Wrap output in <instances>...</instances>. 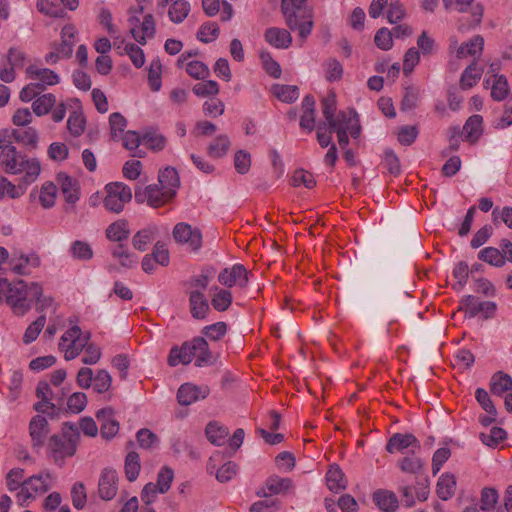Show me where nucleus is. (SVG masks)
<instances>
[{"instance_id": "obj_1", "label": "nucleus", "mask_w": 512, "mask_h": 512, "mask_svg": "<svg viewBox=\"0 0 512 512\" xmlns=\"http://www.w3.org/2000/svg\"><path fill=\"white\" fill-rule=\"evenodd\" d=\"M0 168L8 174L20 175L19 183L26 189L37 180L41 171L36 158L28 157L9 143H0Z\"/></svg>"}, {"instance_id": "obj_2", "label": "nucleus", "mask_w": 512, "mask_h": 512, "mask_svg": "<svg viewBox=\"0 0 512 512\" xmlns=\"http://www.w3.org/2000/svg\"><path fill=\"white\" fill-rule=\"evenodd\" d=\"M195 359V366L205 367L213 365L217 356L210 350L204 337H194L184 342L180 347L171 348L168 356V364L175 367L179 364L187 365Z\"/></svg>"}, {"instance_id": "obj_3", "label": "nucleus", "mask_w": 512, "mask_h": 512, "mask_svg": "<svg viewBox=\"0 0 512 512\" xmlns=\"http://www.w3.org/2000/svg\"><path fill=\"white\" fill-rule=\"evenodd\" d=\"M79 439V428L73 424L65 423L60 433L49 438L47 455L61 466L66 458L72 457L76 453Z\"/></svg>"}, {"instance_id": "obj_4", "label": "nucleus", "mask_w": 512, "mask_h": 512, "mask_svg": "<svg viewBox=\"0 0 512 512\" xmlns=\"http://www.w3.org/2000/svg\"><path fill=\"white\" fill-rule=\"evenodd\" d=\"M281 10L287 26L298 30L299 36L306 39L313 27L312 12L306 6V0H282Z\"/></svg>"}, {"instance_id": "obj_5", "label": "nucleus", "mask_w": 512, "mask_h": 512, "mask_svg": "<svg viewBox=\"0 0 512 512\" xmlns=\"http://www.w3.org/2000/svg\"><path fill=\"white\" fill-rule=\"evenodd\" d=\"M41 295L42 286L40 284L33 282L28 285L19 280L8 285L6 302L14 314L22 316L31 309L35 298H39Z\"/></svg>"}, {"instance_id": "obj_6", "label": "nucleus", "mask_w": 512, "mask_h": 512, "mask_svg": "<svg viewBox=\"0 0 512 512\" xmlns=\"http://www.w3.org/2000/svg\"><path fill=\"white\" fill-rule=\"evenodd\" d=\"M54 481L55 476L50 472H43L27 478L21 489L15 494L16 502L20 506H28L37 497L52 488Z\"/></svg>"}, {"instance_id": "obj_7", "label": "nucleus", "mask_w": 512, "mask_h": 512, "mask_svg": "<svg viewBox=\"0 0 512 512\" xmlns=\"http://www.w3.org/2000/svg\"><path fill=\"white\" fill-rule=\"evenodd\" d=\"M103 205L111 213L119 214L132 199L131 188L123 182H111L104 187Z\"/></svg>"}, {"instance_id": "obj_8", "label": "nucleus", "mask_w": 512, "mask_h": 512, "mask_svg": "<svg viewBox=\"0 0 512 512\" xmlns=\"http://www.w3.org/2000/svg\"><path fill=\"white\" fill-rule=\"evenodd\" d=\"M176 192L173 188L164 190L157 184H151L146 187L135 188V200L137 203H147L153 208H159L174 199Z\"/></svg>"}, {"instance_id": "obj_9", "label": "nucleus", "mask_w": 512, "mask_h": 512, "mask_svg": "<svg viewBox=\"0 0 512 512\" xmlns=\"http://www.w3.org/2000/svg\"><path fill=\"white\" fill-rule=\"evenodd\" d=\"M90 334H83L80 327L73 326L60 338L59 349L64 353L66 360L76 358L89 341Z\"/></svg>"}, {"instance_id": "obj_10", "label": "nucleus", "mask_w": 512, "mask_h": 512, "mask_svg": "<svg viewBox=\"0 0 512 512\" xmlns=\"http://www.w3.org/2000/svg\"><path fill=\"white\" fill-rule=\"evenodd\" d=\"M38 139V133L32 127L0 130V143L13 145L14 142H17L29 150H35L37 148Z\"/></svg>"}, {"instance_id": "obj_11", "label": "nucleus", "mask_w": 512, "mask_h": 512, "mask_svg": "<svg viewBox=\"0 0 512 512\" xmlns=\"http://www.w3.org/2000/svg\"><path fill=\"white\" fill-rule=\"evenodd\" d=\"M251 273L244 267V265L236 263L231 267H226L218 274V282L227 288L238 286L243 289L246 288L249 282V275Z\"/></svg>"}, {"instance_id": "obj_12", "label": "nucleus", "mask_w": 512, "mask_h": 512, "mask_svg": "<svg viewBox=\"0 0 512 512\" xmlns=\"http://www.w3.org/2000/svg\"><path fill=\"white\" fill-rule=\"evenodd\" d=\"M172 234L177 243L188 245L192 251H198L202 247L201 231L187 223L176 224Z\"/></svg>"}, {"instance_id": "obj_13", "label": "nucleus", "mask_w": 512, "mask_h": 512, "mask_svg": "<svg viewBox=\"0 0 512 512\" xmlns=\"http://www.w3.org/2000/svg\"><path fill=\"white\" fill-rule=\"evenodd\" d=\"M128 22L130 24V33L139 44L144 45L147 38L154 37L155 21L151 14L145 15L142 22L135 16L130 17Z\"/></svg>"}, {"instance_id": "obj_14", "label": "nucleus", "mask_w": 512, "mask_h": 512, "mask_svg": "<svg viewBox=\"0 0 512 512\" xmlns=\"http://www.w3.org/2000/svg\"><path fill=\"white\" fill-rule=\"evenodd\" d=\"M210 393L207 385L197 386L191 383L182 384L177 392L179 404L188 406L200 399H205Z\"/></svg>"}, {"instance_id": "obj_15", "label": "nucleus", "mask_w": 512, "mask_h": 512, "mask_svg": "<svg viewBox=\"0 0 512 512\" xmlns=\"http://www.w3.org/2000/svg\"><path fill=\"white\" fill-rule=\"evenodd\" d=\"M118 491V476L115 470L105 468L99 478L98 493L101 499L109 501Z\"/></svg>"}, {"instance_id": "obj_16", "label": "nucleus", "mask_w": 512, "mask_h": 512, "mask_svg": "<svg viewBox=\"0 0 512 512\" xmlns=\"http://www.w3.org/2000/svg\"><path fill=\"white\" fill-rule=\"evenodd\" d=\"M48 421L41 415L32 417L29 423V435L31 438L32 446L35 449H41L49 433Z\"/></svg>"}, {"instance_id": "obj_17", "label": "nucleus", "mask_w": 512, "mask_h": 512, "mask_svg": "<svg viewBox=\"0 0 512 512\" xmlns=\"http://www.w3.org/2000/svg\"><path fill=\"white\" fill-rule=\"evenodd\" d=\"M410 448L414 453L415 449H420V443L413 434H393L386 444V450L389 453L403 452Z\"/></svg>"}, {"instance_id": "obj_18", "label": "nucleus", "mask_w": 512, "mask_h": 512, "mask_svg": "<svg viewBox=\"0 0 512 512\" xmlns=\"http://www.w3.org/2000/svg\"><path fill=\"white\" fill-rule=\"evenodd\" d=\"M10 269L18 275H28L32 269L37 268L40 265L39 257L32 253L25 255L20 253L19 255L14 254L9 261Z\"/></svg>"}, {"instance_id": "obj_19", "label": "nucleus", "mask_w": 512, "mask_h": 512, "mask_svg": "<svg viewBox=\"0 0 512 512\" xmlns=\"http://www.w3.org/2000/svg\"><path fill=\"white\" fill-rule=\"evenodd\" d=\"M36 396L41 399V401L34 405V409L40 413L53 414L55 411V404L52 403V401L55 399V395L48 382L40 381L38 383Z\"/></svg>"}, {"instance_id": "obj_20", "label": "nucleus", "mask_w": 512, "mask_h": 512, "mask_svg": "<svg viewBox=\"0 0 512 512\" xmlns=\"http://www.w3.org/2000/svg\"><path fill=\"white\" fill-rule=\"evenodd\" d=\"M56 181L60 186L65 201L69 204H75L80 197L78 181L64 172L57 174Z\"/></svg>"}, {"instance_id": "obj_21", "label": "nucleus", "mask_w": 512, "mask_h": 512, "mask_svg": "<svg viewBox=\"0 0 512 512\" xmlns=\"http://www.w3.org/2000/svg\"><path fill=\"white\" fill-rule=\"evenodd\" d=\"M444 6L449 9L453 8L459 12H465L470 8L471 20L469 22L472 25H477L481 22L483 16V8L479 4H473L475 0H442Z\"/></svg>"}, {"instance_id": "obj_22", "label": "nucleus", "mask_w": 512, "mask_h": 512, "mask_svg": "<svg viewBox=\"0 0 512 512\" xmlns=\"http://www.w3.org/2000/svg\"><path fill=\"white\" fill-rule=\"evenodd\" d=\"M190 313L195 319H204L210 312L209 303L200 290H193L189 293Z\"/></svg>"}, {"instance_id": "obj_23", "label": "nucleus", "mask_w": 512, "mask_h": 512, "mask_svg": "<svg viewBox=\"0 0 512 512\" xmlns=\"http://www.w3.org/2000/svg\"><path fill=\"white\" fill-rule=\"evenodd\" d=\"M27 74L28 77L37 84H43V91L46 89V86H52L59 83L58 74L48 68L31 65L27 68Z\"/></svg>"}, {"instance_id": "obj_24", "label": "nucleus", "mask_w": 512, "mask_h": 512, "mask_svg": "<svg viewBox=\"0 0 512 512\" xmlns=\"http://www.w3.org/2000/svg\"><path fill=\"white\" fill-rule=\"evenodd\" d=\"M113 410L111 408H103L96 413L99 421H102L100 433L105 439L113 438L119 431V424L112 419Z\"/></svg>"}, {"instance_id": "obj_25", "label": "nucleus", "mask_w": 512, "mask_h": 512, "mask_svg": "<svg viewBox=\"0 0 512 512\" xmlns=\"http://www.w3.org/2000/svg\"><path fill=\"white\" fill-rule=\"evenodd\" d=\"M265 40L275 48L286 49L291 45L292 37L286 29L268 28L264 34Z\"/></svg>"}, {"instance_id": "obj_26", "label": "nucleus", "mask_w": 512, "mask_h": 512, "mask_svg": "<svg viewBox=\"0 0 512 512\" xmlns=\"http://www.w3.org/2000/svg\"><path fill=\"white\" fill-rule=\"evenodd\" d=\"M302 110L300 127L308 133H311L315 128V99L312 95H306L304 97Z\"/></svg>"}, {"instance_id": "obj_27", "label": "nucleus", "mask_w": 512, "mask_h": 512, "mask_svg": "<svg viewBox=\"0 0 512 512\" xmlns=\"http://www.w3.org/2000/svg\"><path fill=\"white\" fill-rule=\"evenodd\" d=\"M483 132V117L481 115L475 114L470 116L464 126L462 133L464 134V139L471 143L476 142Z\"/></svg>"}, {"instance_id": "obj_28", "label": "nucleus", "mask_w": 512, "mask_h": 512, "mask_svg": "<svg viewBox=\"0 0 512 512\" xmlns=\"http://www.w3.org/2000/svg\"><path fill=\"white\" fill-rule=\"evenodd\" d=\"M376 506L384 512H394L398 508V498L395 493L388 490H377L373 494Z\"/></svg>"}, {"instance_id": "obj_29", "label": "nucleus", "mask_w": 512, "mask_h": 512, "mask_svg": "<svg viewBox=\"0 0 512 512\" xmlns=\"http://www.w3.org/2000/svg\"><path fill=\"white\" fill-rule=\"evenodd\" d=\"M205 434L207 439L216 446L224 444L229 430L226 426L222 425L218 421H211L205 428Z\"/></svg>"}, {"instance_id": "obj_30", "label": "nucleus", "mask_w": 512, "mask_h": 512, "mask_svg": "<svg viewBox=\"0 0 512 512\" xmlns=\"http://www.w3.org/2000/svg\"><path fill=\"white\" fill-rule=\"evenodd\" d=\"M130 230L128 228V221L125 219H118L111 223L105 231L108 240L121 242L128 239Z\"/></svg>"}, {"instance_id": "obj_31", "label": "nucleus", "mask_w": 512, "mask_h": 512, "mask_svg": "<svg viewBox=\"0 0 512 512\" xmlns=\"http://www.w3.org/2000/svg\"><path fill=\"white\" fill-rule=\"evenodd\" d=\"M211 291L214 292L211 298L212 307L219 312L228 310L233 300L231 291L218 286L211 288Z\"/></svg>"}, {"instance_id": "obj_32", "label": "nucleus", "mask_w": 512, "mask_h": 512, "mask_svg": "<svg viewBox=\"0 0 512 512\" xmlns=\"http://www.w3.org/2000/svg\"><path fill=\"white\" fill-rule=\"evenodd\" d=\"M68 253L77 261H89L94 256L91 245L82 240L73 241L69 247Z\"/></svg>"}, {"instance_id": "obj_33", "label": "nucleus", "mask_w": 512, "mask_h": 512, "mask_svg": "<svg viewBox=\"0 0 512 512\" xmlns=\"http://www.w3.org/2000/svg\"><path fill=\"white\" fill-rule=\"evenodd\" d=\"M490 390L492 394L497 396H501L505 392L510 393L512 391V378L502 372L494 374L491 379Z\"/></svg>"}, {"instance_id": "obj_34", "label": "nucleus", "mask_w": 512, "mask_h": 512, "mask_svg": "<svg viewBox=\"0 0 512 512\" xmlns=\"http://www.w3.org/2000/svg\"><path fill=\"white\" fill-rule=\"evenodd\" d=\"M327 487L332 492H338L346 487L344 473L337 465H332L326 473Z\"/></svg>"}, {"instance_id": "obj_35", "label": "nucleus", "mask_w": 512, "mask_h": 512, "mask_svg": "<svg viewBox=\"0 0 512 512\" xmlns=\"http://www.w3.org/2000/svg\"><path fill=\"white\" fill-rule=\"evenodd\" d=\"M456 490V480L452 474H443L437 482V495L442 500L450 499Z\"/></svg>"}, {"instance_id": "obj_36", "label": "nucleus", "mask_w": 512, "mask_h": 512, "mask_svg": "<svg viewBox=\"0 0 512 512\" xmlns=\"http://www.w3.org/2000/svg\"><path fill=\"white\" fill-rule=\"evenodd\" d=\"M190 12V3L186 0H176L168 10L169 19L176 24L182 23Z\"/></svg>"}, {"instance_id": "obj_37", "label": "nucleus", "mask_w": 512, "mask_h": 512, "mask_svg": "<svg viewBox=\"0 0 512 512\" xmlns=\"http://www.w3.org/2000/svg\"><path fill=\"white\" fill-rule=\"evenodd\" d=\"M482 69L477 68L476 61H473L462 73L460 78V87L463 90L472 88L480 80Z\"/></svg>"}, {"instance_id": "obj_38", "label": "nucleus", "mask_w": 512, "mask_h": 512, "mask_svg": "<svg viewBox=\"0 0 512 512\" xmlns=\"http://www.w3.org/2000/svg\"><path fill=\"white\" fill-rule=\"evenodd\" d=\"M157 232L156 227H146L139 230L132 239L133 247L139 251H145L148 245L154 240Z\"/></svg>"}, {"instance_id": "obj_39", "label": "nucleus", "mask_w": 512, "mask_h": 512, "mask_svg": "<svg viewBox=\"0 0 512 512\" xmlns=\"http://www.w3.org/2000/svg\"><path fill=\"white\" fill-rule=\"evenodd\" d=\"M158 181L164 190L173 188L176 192L177 188L180 186V178L178 172L173 167H166L165 169L161 170L158 175Z\"/></svg>"}, {"instance_id": "obj_40", "label": "nucleus", "mask_w": 512, "mask_h": 512, "mask_svg": "<svg viewBox=\"0 0 512 512\" xmlns=\"http://www.w3.org/2000/svg\"><path fill=\"white\" fill-rule=\"evenodd\" d=\"M271 90L273 95L282 102L292 103L299 97V90L295 85L275 84Z\"/></svg>"}, {"instance_id": "obj_41", "label": "nucleus", "mask_w": 512, "mask_h": 512, "mask_svg": "<svg viewBox=\"0 0 512 512\" xmlns=\"http://www.w3.org/2000/svg\"><path fill=\"white\" fill-rule=\"evenodd\" d=\"M56 104L54 94L47 93L36 98L32 103V110L37 116L48 114Z\"/></svg>"}, {"instance_id": "obj_42", "label": "nucleus", "mask_w": 512, "mask_h": 512, "mask_svg": "<svg viewBox=\"0 0 512 512\" xmlns=\"http://www.w3.org/2000/svg\"><path fill=\"white\" fill-rule=\"evenodd\" d=\"M112 256L124 268H131L137 262L135 254L129 252L123 244H118L112 249Z\"/></svg>"}, {"instance_id": "obj_43", "label": "nucleus", "mask_w": 512, "mask_h": 512, "mask_svg": "<svg viewBox=\"0 0 512 512\" xmlns=\"http://www.w3.org/2000/svg\"><path fill=\"white\" fill-rule=\"evenodd\" d=\"M354 118L351 113L340 111L325 124L330 129V132L348 131V127L354 122Z\"/></svg>"}, {"instance_id": "obj_44", "label": "nucleus", "mask_w": 512, "mask_h": 512, "mask_svg": "<svg viewBox=\"0 0 512 512\" xmlns=\"http://www.w3.org/2000/svg\"><path fill=\"white\" fill-rule=\"evenodd\" d=\"M57 196V187L53 182H45L39 191V202L45 209L54 206Z\"/></svg>"}, {"instance_id": "obj_45", "label": "nucleus", "mask_w": 512, "mask_h": 512, "mask_svg": "<svg viewBox=\"0 0 512 512\" xmlns=\"http://www.w3.org/2000/svg\"><path fill=\"white\" fill-rule=\"evenodd\" d=\"M124 469L126 478L129 481L132 482L137 479L141 469L140 457L137 452L130 451L126 455Z\"/></svg>"}, {"instance_id": "obj_46", "label": "nucleus", "mask_w": 512, "mask_h": 512, "mask_svg": "<svg viewBox=\"0 0 512 512\" xmlns=\"http://www.w3.org/2000/svg\"><path fill=\"white\" fill-rule=\"evenodd\" d=\"M26 191L24 185L18 183V185H14L11 183L6 177L0 174V199L4 196H9L12 199L19 198Z\"/></svg>"}, {"instance_id": "obj_47", "label": "nucleus", "mask_w": 512, "mask_h": 512, "mask_svg": "<svg viewBox=\"0 0 512 512\" xmlns=\"http://www.w3.org/2000/svg\"><path fill=\"white\" fill-rule=\"evenodd\" d=\"M86 127V119L81 110L70 113L67 120V128L71 135L78 137L83 134Z\"/></svg>"}, {"instance_id": "obj_48", "label": "nucleus", "mask_w": 512, "mask_h": 512, "mask_svg": "<svg viewBox=\"0 0 512 512\" xmlns=\"http://www.w3.org/2000/svg\"><path fill=\"white\" fill-rule=\"evenodd\" d=\"M230 140L226 135L216 137L208 147V154L213 158H221L228 152Z\"/></svg>"}, {"instance_id": "obj_49", "label": "nucleus", "mask_w": 512, "mask_h": 512, "mask_svg": "<svg viewBox=\"0 0 512 512\" xmlns=\"http://www.w3.org/2000/svg\"><path fill=\"white\" fill-rule=\"evenodd\" d=\"M478 258L490 265L501 267L504 263V256L498 248L486 247L478 253Z\"/></svg>"}, {"instance_id": "obj_50", "label": "nucleus", "mask_w": 512, "mask_h": 512, "mask_svg": "<svg viewBox=\"0 0 512 512\" xmlns=\"http://www.w3.org/2000/svg\"><path fill=\"white\" fill-rule=\"evenodd\" d=\"M219 33L220 30L217 23L205 22L197 32V39L203 43H210L218 38Z\"/></svg>"}, {"instance_id": "obj_51", "label": "nucleus", "mask_w": 512, "mask_h": 512, "mask_svg": "<svg viewBox=\"0 0 512 512\" xmlns=\"http://www.w3.org/2000/svg\"><path fill=\"white\" fill-rule=\"evenodd\" d=\"M293 486L292 480L279 476H271L266 481V488L270 494H279L286 492Z\"/></svg>"}, {"instance_id": "obj_52", "label": "nucleus", "mask_w": 512, "mask_h": 512, "mask_svg": "<svg viewBox=\"0 0 512 512\" xmlns=\"http://www.w3.org/2000/svg\"><path fill=\"white\" fill-rule=\"evenodd\" d=\"M466 309L470 310L471 315L474 316L479 312H485L486 314H493L496 310V304L494 302H476L474 297L467 296Z\"/></svg>"}, {"instance_id": "obj_53", "label": "nucleus", "mask_w": 512, "mask_h": 512, "mask_svg": "<svg viewBox=\"0 0 512 512\" xmlns=\"http://www.w3.org/2000/svg\"><path fill=\"white\" fill-rule=\"evenodd\" d=\"M112 384V378L108 371L100 369L96 372L93 378L91 387L99 394L107 392Z\"/></svg>"}, {"instance_id": "obj_54", "label": "nucleus", "mask_w": 512, "mask_h": 512, "mask_svg": "<svg viewBox=\"0 0 512 512\" xmlns=\"http://www.w3.org/2000/svg\"><path fill=\"white\" fill-rule=\"evenodd\" d=\"M137 442L143 449L150 450L159 445L158 436L149 429H140L136 434Z\"/></svg>"}, {"instance_id": "obj_55", "label": "nucleus", "mask_w": 512, "mask_h": 512, "mask_svg": "<svg viewBox=\"0 0 512 512\" xmlns=\"http://www.w3.org/2000/svg\"><path fill=\"white\" fill-rule=\"evenodd\" d=\"M193 93L200 97H214L219 93V84L213 80H207L194 85Z\"/></svg>"}, {"instance_id": "obj_56", "label": "nucleus", "mask_w": 512, "mask_h": 512, "mask_svg": "<svg viewBox=\"0 0 512 512\" xmlns=\"http://www.w3.org/2000/svg\"><path fill=\"white\" fill-rule=\"evenodd\" d=\"M226 332L227 324L222 321L205 326L201 331V333L204 335V338H207L211 341H219L225 336Z\"/></svg>"}, {"instance_id": "obj_57", "label": "nucleus", "mask_w": 512, "mask_h": 512, "mask_svg": "<svg viewBox=\"0 0 512 512\" xmlns=\"http://www.w3.org/2000/svg\"><path fill=\"white\" fill-rule=\"evenodd\" d=\"M498 501V492L494 488L485 487L481 491L480 510L492 511Z\"/></svg>"}, {"instance_id": "obj_58", "label": "nucleus", "mask_w": 512, "mask_h": 512, "mask_svg": "<svg viewBox=\"0 0 512 512\" xmlns=\"http://www.w3.org/2000/svg\"><path fill=\"white\" fill-rule=\"evenodd\" d=\"M46 323V317L45 315L39 316L34 322H32L26 329L24 335H23V342L25 344H30L33 341H35L41 332V330L44 328Z\"/></svg>"}, {"instance_id": "obj_59", "label": "nucleus", "mask_w": 512, "mask_h": 512, "mask_svg": "<svg viewBox=\"0 0 512 512\" xmlns=\"http://www.w3.org/2000/svg\"><path fill=\"white\" fill-rule=\"evenodd\" d=\"M161 72H162V64L159 59H154L150 63L149 72H148V81L151 90L159 91L161 88Z\"/></svg>"}, {"instance_id": "obj_60", "label": "nucleus", "mask_w": 512, "mask_h": 512, "mask_svg": "<svg viewBox=\"0 0 512 512\" xmlns=\"http://www.w3.org/2000/svg\"><path fill=\"white\" fill-rule=\"evenodd\" d=\"M509 93V86L505 76H496L491 89V97L495 101L504 100Z\"/></svg>"}, {"instance_id": "obj_61", "label": "nucleus", "mask_w": 512, "mask_h": 512, "mask_svg": "<svg viewBox=\"0 0 512 512\" xmlns=\"http://www.w3.org/2000/svg\"><path fill=\"white\" fill-rule=\"evenodd\" d=\"M24 479V470L20 468L11 469L6 476V484L11 492L16 493L21 489Z\"/></svg>"}, {"instance_id": "obj_62", "label": "nucleus", "mask_w": 512, "mask_h": 512, "mask_svg": "<svg viewBox=\"0 0 512 512\" xmlns=\"http://www.w3.org/2000/svg\"><path fill=\"white\" fill-rule=\"evenodd\" d=\"M142 144L153 151H161L166 146V139L160 134L148 132L142 136Z\"/></svg>"}, {"instance_id": "obj_63", "label": "nucleus", "mask_w": 512, "mask_h": 512, "mask_svg": "<svg viewBox=\"0 0 512 512\" xmlns=\"http://www.w3.org/2000/svg\"><path fill=\"white\" fill-rule=\"evenodd\" d=\"M225 105L221 99L210 97L203 104V112L206 116L218 117L224 113Z\"/></svg>"}, {"instance_id": "obj_64", "label": "nucleus", "mask_w": 512, "mask_h": 512, "mask_svg": "<svg viewBox=\"0 0 512 512\" xmlns=\"http://www.w3.org/2000/svg\"><path fill=\"white\" fill-rule=\"evenodd\" d=\"M186 72L195 79H205L209 76V68L201 61H190L186 63Z\"/></svg>"}]
</instances>
